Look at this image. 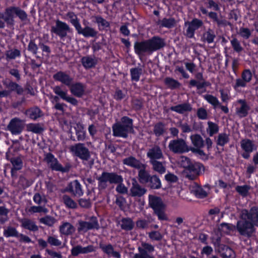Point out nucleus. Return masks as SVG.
I'll return each instance as SVG.
<instances>
[{"label":"nucleus","mask_w":258,"mask_h":258,"mask_svg":"<svg viewBox=\"0 0 258 258\" xmlns=\"http://www.w3.org/2000/svg\"><path fill=\"white\" fill-rule=\"evenodd\" d=\"M96 179L99 190H105L107 187L108 182L110 184H117L115 190L118 193L125 194L127 192V188L123 183V177L116 172L103 171L99 176L96 177Z\"/></svg>","instance_id":"nucleus-1"},{"label":"nucleus","mask_w":258,"mask_h":258,"mask_svg":"<svg viewBox=\"0 0 258 258\" xmlns=\"http://www.w3.org/2000/svg\"><path fill=\"white\" fill-rule=\"evenodd\" d=\"M181 166L184 168L185 177L190 180L196 179L205 171L203 164L192 160L187 157L182 158Z\"/></svg>","instance_id":"nucleus-2"},{"label":"nucleus","mask_w":258,"mask_h":258,"mask_svg":"<svg viewBox=\"0 0 258 258\" xmlns=\"http://www.w3.org/2000/svg\"><path fill=\"white\" fill-rule=\"evenodd\" d=\"M112 128L114 137L126 139L128 134L134 131L133 119L127 116H123L120 120L112 125Z\"/></svg>","instance_id":"nucleus-3"},{"label":"nucleus","mask_w":258,"mask_h":258,"mask_svg":"<svg viewBox=\"0 0 258 258\" xmlns=\"http://www.w3.org/2000/svg\"><path fill=\"white\" fill-rule=\"evenodd\" d=\"M138 178L140 183L146 185L150 189H159L162 187L161 181L158 176L151 175L147 169L140 171Z\"/></svg>","instance_id":"nucleus-4"},{"label":"nucleus","mask_w":258,"mask_h":258,"mask_svg":"<svg viewBox=\"0 0 258 258\" xmlns=\"http://www.w3.org/2000/svg\"><path fill=\"white\" fill-rule=\"evenodd\" d=\"M149 205L153 210L154 214L160 221H168V218L165 213V205L162 199L156 196H149Z\"/></svg>","instance_id":"nucleus-5"},{"label":"nucleus","mask_w":258,"mask_h":258,"mask_svg":"<svg viewBox=\"0 0 258 258\" xmlns=\"http://www.w3.org/2000/svg\"><path fill=\"white\" fill-rule=\"evenodd\" d=\"M255 226L244 217L237 221L235 226V230L240 236L247 238H251L256 232Z\"/></svg>","instance_id":"nucleus-6"},{"label":"nucleus","mask_w":258,"mask_h":258,"mask_svg":"<svg viewBox=\"0 0 258 258\" xmlns=\"http://www.w3.org/2000/svg\"><path fill=\"white\" fill-rule=\"evenodd\" d=\"M44 161L49 164L50 168L53 171L68 173L72 167L71 164L69 162L66 163L63 167L54 155L50 152L45 154Z\"/></svg>","instance_id":"nucleus-7"},{"label":"nucleus","mask_w":258,"mask_h":258,"mask_svg":"<svg viewBox=\"0 0 258 258\" xmlns=\"http://www.w3.org/2000/svg\"><path fill=\"white\" fill-rule=\"evenodd\" d=\"M52 90L53 92L57 95L52 97L53 100L56 103H58L57 102L59 100V97H60L62 100L70 103L73 106L77 107L78 106L79 101L74 97L69 95L68 91L67 90H62L60 86H54Z\"/></svg>","instance_id":"nucleus-8"},{"label":"nucleus","mask_w":258,"mask_h":258,"mask_svg":"<svg viewBox=\"0 0 258 258\" xmlns=\"http://www.w3.org/2000/svg\"><path fill=\"white\" fill-rule=\"evenodd\" d=\"M195 78L197 80L191 79L189 81L188 88H191L196 87L198 90L197 93L199 94L205 92L207 87L211 85L210 83L204 79L203 73L202 72L197 73L195 75Z\"/></svg>","instance_id":"nucleus-9"},{"label":"nucleus","mask_w":258,"mask_h":258,"mask_svg":"<svg viewBox=\"0 0 258 258\" xmlns=\"http://www.w3.org/2000/svg\"><path fill=\"white\" fill-rule=\"evenodd\" d=\"M70 151L75 156L83 161H87L91 158L90 152L84 143L75 144L70 147Z\"/></svg>","instance_id":"nucleus-10"},{"label":"nucleus","mask_w":258,"mask_h":258,"mask_svg":"<svg viewBox=\"0 0 258 258\" xmlns=\"http://www.w3.org/2000/svg\"><path fill=\"white\" fill-rule=\"evenodd\" d=\"M72 30L66 22L57 19L55 21V25L51 27L50 32L58 36L61 39H63L67 37L68 33Z\"/></svg>","instance_id":"nucleus-11"},{"label":"nucleus","mask_w":258,"mask_h":258,"mask_svg":"<svg viewBox=\"0 0 258 258\" xmlns=\"http://www.w3.org/2000/svg\"><path fill=\"white\" fill-rule=\"evenodd\" d=\"M168 148L174 153L182 154L190 151L186 142L182 139H177L171 140L169 143Z\"/></svg>","instance_id":"nucleus-12"},{"label":"nucleus","mask_w":258,"mask_h":258,"mask_svg":"<svg viewBox=\"0 0 258 258\" xmlns=\"http://www.w3.org/2000/svg\"><path fill=\"white\" fill-rule=\"evenodd\" d=\"M134 48L135 54L140 59L152 54L147 39L135 41Z\"/></svg>","instance_id":"nucleus-13"},{"label":"nucleus","mask_w":258,"mask_h":258,"mask_svg":"<svg viewBox=\"0 0 258 258\" xmlns=\"http://www.w3.org/2000/svg\"><path fill=\"white\" fill-rule=\"evenodd\" d=\"M138 253L134 254L133 258H155L151 255L155 251L154 246L151 243L142 242L141 246L138 247Z\"/></svg>","instance_id":"nucleus-14"},{"label":"nucleus","mask_w":258,"mask_h":258,"mask_svg":"<svg viewBox=\"0 0 258 258\" xmlns=\"http://www.w3.org/2000/svg\"><path fill=\"white\" fill-rule=\"evenodd\" d=\"M214 245L217 247L218 251L220 254L222 258H235V253L234 251L229 246L221 243V238L218 237Z\"/></svg>","instance_id":"nucleus-15"},{"label":"nucleus","mask_w":258,"mask_h":258,"mask_svg":"<svg viewBox=\"0 0 258 258\" xmlns=\"http://www.w3.org/2000/svg\"><path fill=\"white\" fill-rule=\"evenodd\" d=\"M90 222L80 221L79 222L78 231L87 232L92 229L98 230L100 229V225L98 223V219L95 216H91L90 218Z\"/></svg>","instance_id":"nucleus-16"},{"label":"nucleus","mask_w":258,"mask_h":258,"mask_svg":"<svg viewBox=\"0 0 258 258\" xmlns=\"http://www.w3.org/2000/svg\"><path fill=\"white\" fill-rule=\"evenodd\" d=\"M252 78V74L249 69H244L241 75V78L236 79L235 83L233 85L234 89L239 87L245 88Z\"/></svg>","instance_id":"nucleus-17"},{"label":"nucleus","mask_w":258,"mask_h":258,"mask_svg":"<svg viewBox=\"0 0 258 258\" xmlns=\"http://www.w3.org/2000/svg\"><path fill=\"white\" fill-rule=\"evenodd\" d=\"M241 216L245 217L258 227V206H253L249 210H243Z\"/></svg>","instance_id":"nucleus-18"},{"label":"nucleus","mask_w":258,"mask_h":258,"mask_svg":"<svg viewBox=\"0 0 258 258\" xmlns=\"http://www.w3.org/2000/svg\"><path fill=\"white\" fill-rule=\"evenodd\" d=\"M122 162L124 165L137 169L138 170V177L139 176L140 172L146 170L147 168L146 164L142 163L139 160L132 156L124 158Z\"/></svg>","instance_id":"nucleus-19"},{"label":"nucleus","mask_w":258,"mask_h":258,"mask_svg":"<svg viewBox=\"0 0 258 258\" xmlns=\"http://www.w3.org/2000/svg\"><path fill=\"white\" fill-rule=\"evenodd\" d=\"M147 40L152 54L163 48L166 45L164 39L158 36H154Z\"/></svg>","instance_id":"nucleus-20"},{"label":"nucleus","mask_w":258,"mask_h":258,"mask_svg":"<svg viewBox=\"0 0 258 258\" xmlns=\"http://www.w3.org/2000/svg\"><path fill=\"white\" fill-rule=\"evenodd\" d=\"M240 146L244 151L241 156L245 159H248L255 147L253 141L248 139H242L240 142Z\"/></svg>","instance_id":"nucleus-21"},{"label":"nucleus","mask_w":258,"mask_h":258,"mask_svg":"<svg viewBox=\"0 0 258 258\" xmlns=\"http://www.w3.org/2000/svg\"><path fill=\"white\" fill-rule=\"evenodd\" d=\"M69 88L72 94L75 97L81 98L85 95L86 85L81 82H73Z\"/></svg>","instance_id":"nucleus-22"},{"label":"nucleus","mask_w":258,"mask_h":258,"mask_svg":"<svg viewBox=\"0 0 258 258\" xmlns=\"http://www.w3.org/2000/svg\"><path fill=\"white\" fill-rule=\"evenodd\" d=\"M78 34L82 35L85 38H94L97 39L98 38V31L95 28L86 26L82 28L81 25L76 29Z\"/></svg>","instance_id":"nucleus-23"},{"label":"nucleus","mask_w":258,"mask_h":258,"mask_svg":"<svg viewBox=\"0 0 258 258\" xmlns=\"http://www.w3.org/2000/svg\"><path fill=\"white\" fill-rule=\"evenodd\" d=\"M16 15V8L11 7L6 9L5 13L0 12V19H2L9 25L14 24V16Z\"/></svg>","instance_id":"nucleus-24"},{"label":"nucleus","mask_w":258,"mask_h":258,"mask_svg":"<svg viewBox=\"0 0 258 258\" xmlns=\"http://www.w3.org/2000/svg\"><path fill=\"white\" fill-rule=\"evenodd\" d=\"M53 78L55 81L59 82L68 87L74 80V78L70 75L61 71L54 74Z\"/></svg>","instance_id":"nucleus-25"},{"label":"nucleus","mask_w":258,"mask_h":258,"mask_svg":"<svg viewBox=\"0 0 258 258\" xmlns=\"http://www.w3.org/2000/svg\"><path fill=\"white\" fill-rule=\"evenodd\" d=\"M25 115L30 119L36 120L44 116V113L37 106L31 107L25 110Z\"/></svg>","instance_id":"nucleus-26"},{"label":"nucleus","mask_w":258,"mask_h":258,"mask_svg":"<svg viewBox=\"0 0 258 258\" xmlns=\"http://www.w3.org/2000/svg\"><path fill=\"white\" fill-rule=\"evenodd\" d=\"M95 251L94 247L92 245H89L86 247H83L80 245L74 246L71 249V254L73 256H77L79 254L88 253Z\"/></svg>","instance_id":"nucleus-27"},{"label":"nucleus","mask_w":258,"mask_h":258,"mask_svg":"<svg viewBox=\"0 0 258 258\" xmlns=\"http://www.w3.org/2000/svg\"><path fill=\"white\" fill-rule=\"evenodd\" d=\"M99 247L102 251L108 256H112L115 258H120V253L117 251L114 250L113 245L109 243L108 244H104L100 243L99 244Z\"/></svg>","instance_id":"nucleus-28"},{"label":"nucleus","mask_w":258,"mask_h":258,"mask_svg":"<svg viewBox=\"0 0 258 258\" xmlns=\"http://www.w3.org/2000/svg\"><path fill=\"white\" fill-rule=\"evenodd\" d=\"M200 10L203 15L207 16L209 19L212 20L213 22L216 23L218 27L224 24V21L218 18V14L216 12H208L206 8L203 7H201Z\"/></svg>","instance_id":"nucleus-29"},{"label":"nucleus","mask_w":258,"mask_h":258,"mask_svg":"<svg viewBox=\"0 0 258 258\" xmlns=\"http://www.w3.org/2000/svg\"><path fill=\"white\" fill-rule=\"evenodd\" d=\"M130 190L133 197H142L147 192V189L142 187L136 180H134Z\"/></svg>","instance_id":"nucleus-30"},{"label":"nucleus","mask_w":258,"mask_h":258,"mask_svg":"<svg viewBox=\"0 0 258 258\" xmlns=\"http://www.w3.org/2000/svg\"><path fill=\"white\" fill-rule=\"evenodd\" d=\"M15 151L16 148L12 147L9 149L6 155L7 159L10 160L13 165V167L11 170V175L13 178L15 177L16 173V157H15L14 153Z\"/></svg>","instance_id":"nucleus-31"},{"label":"nucleus","mask_w":258,"mask_h":258,"mask_svg":"<svg viewBox=\"0 0 258 258\" xmlns=\"http://www.w3.org/2000/svg\"><path fill=\"white\" fill-rule=\"evenodd\" d=\"M170 109L172 111L183 114L186 112L191 111L192 110V107L188 102H187L171 106Z\"/></svg>","instance_id":"nucleus-32"},{"label":"nucleus","mask_w":258,"mask_h":258,"mask_svg":"<svg viewBox=\"0 0 258 258\" xmlns=\"http://www.w3.org/2000/svg\"><path fill=\"white\" fill-rule=\"evenodd\" d=\"M238 102L241 104V106L237 108V114L241 118L247 116L250 109V106L245 100L240 99L238 100Z\"/></svg>","instance_id":"nucleus-33"},{"label":"nucleus","mask_w":258,"mask_h":258,"mask_svg":"<svg viewBox=\"0 0 258 258\" xmlns=\"http://www.w3.org/2000/svg\"><path fill=\"white\" fill-rule=\"evenodd\" d=\"M81 62L85 69L94 68L98 63L97 59L92 58L90 56H83L81 58Z\"/></svg>","instance_id":"nucleus-34"},{"label":"nucleus","mask_w":258,"mask_h":258,"mask_svg":"<svg viewBox=\"0 0 258 258\" xmlns=\"http://www.w3.org/2000/svg\"><path fill=\"white\" fill-rule=\"evenodd\" d=\"M59 232L61 234L64 235H70L74 233L75 231L74 226L69 222H63L59 226Z\"/></svg>","instance_id":"nucleus-35"},{"label":"nucleus","mask_w":258,"mask_h":258,"mask_svg":"<svg viewBox=\"0 0 258 258\" xmlns=\"http://www.w3.org/2000/svg\"><path fill=\"white\" fill-rule=\"evenodd\" d=\"M147 155L150 159V162L153 160L160 159L163 157L162 151L158 147L150 149L147 152Z\"/></svg>","instance_id":"nucleus-36"},{"label":"nucleus","mask_w":258,"mask_h":258,"mask_svg":"<svg viewBox=\"0 0 258 258\" xmlns=\"http://www.w3.org/2000/svg\"><path fill=\"white\" fill-rule=\"evenodd\" d=\"M190 139L194 148H203L205 146V141L202 136L198 134L191 135Z\"/></svg>","instance_id":"nucleus-37"},{"label":"nucleus","mask_w":258,"mask_h":258,"mask_svg":"<svg viewBox=\"0 0 258 258\" xmlns=\"http://www.w3.org/2000/svg\"><path fill=\"white\" fill-rule=\"evenodd\" d=\"M95 23L97 24L98 29L100 31L106 30L107 28H110V25L109 22L101 16H96L95 17Z\"/></svg>","instance_id":"nucleus-38"},{"label":"nucleus","mask_w":258,"mask_h":258,"mask_svg":"<svg viewBox=\"0 0 258 258\" xmlns=\"http://www.w3.org/2000/svg\"><path fill=\"white\" fill-rule=\"evenodd\" d=\"M143 71L142 68L140 67L131 68L130 71L131 80L133 82H139L141 75L143 74Z\"/></svg>","instance_id":"nucleus-39"},{"label":"nucleus","mask_w":258,"mask_h":258,"mask_svg":"<svg viewBox=\"0 0 258 258\" xmlns=\"http://www.w3.org/2000/svg\"><path fill=\"white\" fill-rule=\"evenodd\" d=\"M191 191L194 195L199 199H204L208 196L207 191L197 183H196L195 186L193 187Z\"/></svg>","instance_id":"nucleus-40"},{"label":"nucleus","mask_w":258,"mask_h":258,"mask_svg":"<svg viewBox=\"0 0 258 258\" xmlns=\"http://www.w3.org/2000/svg\"><path fill=\"white\" fill-rule=\"evenodd\" d=\"M22 226L26 229L35 232L38 230V226L35 222L29 219H24L22 220Z\"/></svg>","instance_id":"nucleus-41"},{"label":"nucleus","mask_w":258,"mask_h":258,"mask_svg":"<svg viewBox=\"0 0 258 258\" xmlns=\"http://www.w3.org/2000/svg\"><path fill=\"white\" fill-rule=\"evenodd\" d=\"M166 129L163 122L159 121L154 125L153 133L156 137H160L165 133Z\"/></svg>","instance_id":"nucleus-42"},{"label":"nucleus","mask_w":258,"mask_h":258,"mask_svg":"<svg viewBox=\"0 0 258 258\" xmlns=\"http://www.w3.org/2000/svg\"><path fill=\"white\" fill-rule=\"evenodd\" d=\"M121 228L125 231H131L133 229L135 224L131 218H122Z\"/></svg>","instance_id":"nucleus-43"},{"label":"nucleus","mask_w":258,"mask_h":258,"mask_svg":"<svg viewBox=\"0 0 258 258\" xmlns=\"http://www.w3.org/2000/svg\"><path fill=\"white\" fill-rule=\"evenodd\" d=\"M175 23V20L173 18H164L162 20H159L158 22V24L160 25L161 27L167 28H172L174 26Z\"/></svg>","instance_id":"nucleus-44"},{"label":"nucleus","mask_w":258,"mask_h":258,"mask_svg":"<svg viewBox=\"0 0 258 258\" xmlns=\"http://www.w3.org/2000/svg\"><path fill=\"white\" fill-rule=\"evenodd\" d=\"M62 199L63 204L67 208L72 209L77 208V203L69 196L64 195L62 197Z\"/></svg>","instance_id":"nucleus-45"},{"label":"nucleus","mask_w":258,"mask_h":258,"mask_svg":"<svg viewBox=\"0 0 258 258\" xmlns=\"http://www.w3.org/2000/svg\"><path fill=\"white\" fill-rule=\"evenodd\" d=\"M66 16L70 19V23L75 27L76 30L80 26V20L74 12L72 11L68 12L66 14Z\"/></svg>","instance_id":"nucleus-46"},{"label":"nucleus","mask_w":258,"mask_h":258,"mask_svg":"<svg viewBox=\"0 0 258 258\" xmlns=\"http://www.w3.org/2000/svg\"><path fill=\"white\" fill-rule=\"evenodd\" d=\"M230 138L229 135L225 133H220L217 137L216 144L217 146L224 147L229 142Z\"/></svg>","instance_id":"nucleus-47"},{"label":"nucleus","mask_w":258,"mask_h":258,"mask_svg":"<svg viewBox=\"0 0 258 258\" xmlns=\"http://www.w3.org/2000/svg\"><path fill=\"white\" fill-rule=\"evenodd\" d=\"M164 83L168 88L172 90L178 88L181 86V84L177 80L170 77H166L164 80Z\"/></svg>","instance_id":"nucleus-48"},{"label":"nucleus","mask_w":258,"mask_h":258,"mask_svg":"<svg viewBox=\"0 0 258 258\" xmlns=\"http://www.w3.org/2000/svg\"><path fill=\"white\" fill-rule=\"evenodd\" d=\"M150 163L152 165V168L154 171L157 172L161 174H162L166 172V168L163 166L162 162L157 160H153Z\"/></svg>","instance_id":"nucleus-49"},{"label":"nucleus","mask_w":258,"mask_h":258,"mask_svg":"<svg viewBox=\"0 0 258 258\" xmlns=\"http://www.w3.org/2000/svg\"><path fill=\"white\" fill-rule=\"evenodd\" d=\"M208 125L207 132L210 137H213L214 135L218 133L219 127L217 123L209 121L208 122Z\"/></svg>","instance_id":"nucleus-50"},{"label":"nucleus","mask_w":258,"mask_h":258,"mask_svg":"<svg viewBox=\"0 0 258 258\" xmlns=\"http://www.w3.org/2000/svg\"><path fill=\"white\" fill-rule=\"evenodd\" d=\"M27 127L28 131L35 134H40L44 131V128L39 123H29Z\"/></svg>","instance_id":"nucleus-51"},{"label":"nucleus","mask_w":258,"mask_h":258,"mask_svg":"<svg viewBox=\"0 0 258 258\" xmlns=\"http://www.w3.org/2000/svg\"><path fill=\"white\" fill-rule=\"evenodd\" d=\"M215 37L216 35L214 31L211 29H209L203 34V38L204 41L207 42L209 44L214 42Z\"/></svg>","instance_id":"nucleus-52"},{"label":"nucleus","mask_w":258,"mask_h":258,"mask_svg":"<svg viewBox=\"0 0 258 258\" xmlns=\"http://www.w3.org/2000/svg\"><path fill=\"white\" fill-rule=\"evenodd\" d=\"M41 223L45 224L48 226L52 227L56 222L55 219L49 215H46L39 219Z\"/></svg>","instance_id":"nucleus-53"},{"label":"nucleus","mask_w":258,"mask_h":258,"mask_svg":"<svg viewBox=\"0 0 258 258\" xmlns=\"http://www.w3.org/2000/svg\"><path fill=\"white\" fill-rule=\"evenodd\" d=\"M202 148H195L194 147H190V151L192 152V153L197 155L198 156L200 157L203 160H207L208 159V156L201 149Z\"/></svg>","instance_id":"nucleus-54"},{"label":"nucleus","mask_w":258,"mask_h":258,"mask_svg":"<svg viewBox=\"0 0 258 258\" xmlns=\"http://www.w3.org/2000/svg\"><path fill=\"white\" fill-rule=\"evenodd\" d=\"M9 210L4 206H0V224H4L8 220Z\"/></svg>","instance_id":"nucleus-55"},{"label":"nucleus","mask_w":258,"mask_h":258,"mask_svg":"<svg viewBox=\"0 0 258 258\" xmlns=\"http://www.w3.org/2000/svg\"><path fill=\"white\" fill-rule=\"evenodd\" d=\"M204 98L210 104L212 105L215 108L220 105V102L218 98L210 94H206L204 96Z\"/></svg>","instance_id":"nucleus-56"},{"label":"nucleus","mask_w":258,"mask_h":258,"mask_svg":"<svg viewBox=\"0 0 258 258\" xmlns=\"http://www.w3.org/2000/svg\"><path fill=\"white\" fill-rule=\"evenodd\" d=\"M189 25L195 30H198L203 25V21L197 18H194L190 22H185V25Z\"/></svg>","instance_id":"nucleus-57"},{"label":"nucleus","mask_w":258,"mask_h":258,"mask_svg":"<svg viewBox=\"0 0 258 258\" xmlns=\"http://www.w3.org/2000/svg\"><path fill=\"white\" fill-rule=\"evenodd\" d=\"M4 235L6 237H16V229L11 226H8L4 229Z\"/></svg>","instance_id":"nucleus-58"},{"label":"nucleus","mask_w":258,"mask_h":258,"mask_svg":"<svg viewBox=\"0 0 258 258\" xmlns=\"http://www.w3.org/2000/svg\"><path fill=\"white\" fill-rule=\"evenodd\" d=\"M219 229L223 232L227 233L235 230V226L223 222L220 224Z\"/></svg>","instance_id":"nucleus-59"},{"label":"nucleus","mask_w":258,"mask_h":258,"mask_svg":"<svg viewBox=\"0 0 258 258\" xmlns=\"http://www.w3.org/2000/svg\"><path fill=\"white\" fill-rule=\"evenodd\" d=\"M17 17L23 22L24 24H26L29 22L26 13L18 7H17Z\"/></svg>","instance_id":"nucleus-60"},{"label":"nucleus","mask_w":258,"mask_h":258,"mask_svg":"<svg viewBox=\"0 0 258 258\" xmlns=\"http://www.w3.org/2000/svg\"><path fill=\"white\" fill-rule=\"evenodd\" d=\"M230 43L231 44V46L234 49V50L237 52L239 53L241 52L243 50V48L241 46V44L240 43V42L238 41V40L234 37L233 38L231 41Z\"/></svg>","instance_id":"nucleus-61"},{"label":"nucleus","mask_w":258,"mask_h":258,"mask_svg":"<svg viewBox=\"0 0 258 258\" xmlns=\"http://www.w3.org/2000/svg\"><path fill=\"white\" fill-rule=\"evenodd\" d=\"M239 35L244 39H248L251 35V32L248 28L240 27L239 31Z\"/></svg>","instance_id":"nucleus-62"},{"label":"nucleus","mask_w":258,"mask_h":258,"mask_svg":"<svg viewBox=\"0 0 258 258\" xmlns=\"http://www.w3.org/2000/svg\"><path fill=\"white\" fill-rule=\"evenodd\" d=\"M148 236L153 241H160L163 238V235L159 231H152L148 233Z\"/></svg>","instance_id":"nucleus-63"},{"label":"nucleus","mask_w":258,"mask_h":258,"mask_svg":"<svg viewBox=\"0 0 258 258\" xmlns=\"http://www.w3.org/2000/svg\"><path fill=\"white\" fill-rule=\"evenodd\" d=\"M205 4L207 8L210 9H213L215 11H219L220 8L219 4L215 2L214 0H206Z\"/></svg>","instance_id":"nucleus-64"}]
</instances>
